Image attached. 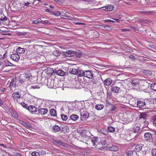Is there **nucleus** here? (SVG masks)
Masks as SVG:
<instances>
[{"instance_id": "nucleus-22", "label": "nucleus", "mask_w": 156, "mask_h": 156, "mask_svg": "<svg viewBox=\"0 0 156 156\" xmlns=\"http://www.w3.org/2000/svg\"><path fill=\"white\" fill-rule=\"evenodd\" d=\"M104 108V106L102 104L96 105L95 106V108L98 110L102 109Z\"/></svg>"}, {"instance_id": "nucleus-47", "label": "nucleus", "mask_w": 156, "mask_h": 156, "mask_svg": "<svg viewBox=\"0 0 156 156\" xmlns=\"http://www.w3.org/2000/svg\"><path fill=\"white\" fill-rule=\"evenodd\" d=\"M31 154L32 156H40V154L39 153L36 151L33 152Z\"/></svg>"}, {"instance_id": "nucleus-48", "label": "nucleus", "mask_w": 156, "mask_h": 156, "mask_svg": "<svg viewBox=\"0 0 156 156\" xmlns=\"http://www.w3.org/2000/svg\"><path fill=\"white\" fill-rule=\"evenodd\" d=\"M104 28L105 29L107 30H108V31H110L112 30V28L111 26H105L104 27Z\"/></svg>"}, {"instance_id": "nucleus-39", "label": "nucleus", "mask_w": 156, "mask_h": 156, "mask_svg": "<svg viewBox=\"0 0 156 156\" xmlns=\"http://www.w3.org/2000/svg\"><path fill=\"white\" fill-rule=\"evenodd\" d=\"M99 143L102 145H105L106 144V141L105 140L104 138H102L101 139Z\"/></svg>"}, {"instance_id": "nucleus-28", "label": "nucleus", "mask_w": 156, "mask_h": 156, "mask_svg": "<svg viewBox=\"0 0 156 156\" xmlns=\"http://www.w3.org/2000/svg\"><path fill=\"white\" fill-rule=\"evenodd\" d=\"M107 130L109 132L113 133L115 131V129L114 127L110 126L108 127Z\"/></svg>"}, {"instance_id": "nucleus-18", "label": "nucleus", "mask_w": 156, "mask_h": 156, "mask_svg": "<svg viewBox=\"0 0 156 156\" xmlns=\"http://www.w3.org/2000/svg\"><path fill=\"white\" fill-rule=\"evenodd\" d=\"M120 89V88L116 86H113L112 87L111 91L112 92L114 93H117Z\"/></svg>"}, {"instance_id": "nucleus-57", "label": "nucleus", "mask_w": 156, "mask_h": 156, "mask_svg": "<svg viewBox=\"0 0 156 156\" xmlns=\"http://www.w3.org/2000/svg\"><path fill=\"white\" fill-rule=\"evenodd\" d=\"M73 23L75 24L76 25H82L84 24V23H81L80 22H73Z\"/></svg>"}, {"instance_id": "nucleus-23", "label": "nucleus", "mask_w": 156, "mask_h": 156, "mask_svg": "<svg viewBox=\"0 0 156 156\" xmlns=\"http://www.w3.org/2000/svg\"><path fill=\"white\" fill-rule=\"evenodd\" d=\"M147 117V115L144 113H141L139 116L140 119H143L144 120H145Z\"/></svg>"}, {"instance_id": "nucleus-45", "label": "nucleus", "mask_w": 156, "mask_h": 156, "mask_svg": "<svg viewBox=\"0 0 156 156\" xmlns=\"http://www.w3.org/2000/svg\"><path fill=\"white\" fill-rule=\"evenodd\" d=\"M41 23L44 24L46 25H50L51 24V23L48 20H45L44 21L41 20Z\"/></svg>"}, {"instance_id": "nucleus-53", "label": "nucleus", "mask_w": 156, "mask_h": 156, "mask_svg": "<svg viewBox=\"0 0 156 156\" xmlns=\"http://www.w3.org/2000/svg\"><path fill=\"white\" fill-rule=\"evenodd\" d=\"M30 76H31L30 74L26 73L25 74L24 77L26 78V79L27 80H29Z\"/></svg>"}, {"instance_id": "nucleus-62", "label": "nucleus", "mask_w": 156, "mask_h": 156, "mask_svg": "<svg viewBox=\"0 0 156 156\" xmlns=\"http://www.w3.org/2000/svg\"><path fill=\"white\" fill-rule=\"evenodd\" d=\"M144 124L146 126H147L148 124V122L147 121L145 120H144Z\"/></svg>"}, {"instance_id": "nucleus-54", "label": "nucleus", "mask_w": 156, "mask_h": 156, "mask_svg": "<svg viewBox=\"0 0 156 156\" xmlns=\"http://www.w3.org/2000/svg\"><path fill=\"white\" fill-rule=\"evenodd\" d=\"M151 153L153 156H156V149H153Z\"/></svg>"}, {"instance_id": "nucleus-46", "label": "nucleus", "mask_w": 156, "mask_h": 156, "mask_svg": "<svg viewBox=\"0 0 156 156\" xmlns=\"http://www.w3.org/2000/svg\"><path fill=\"white\" fill-rule=\"evenodd\" d=\"M12 115L13 117L16 118H17L18 117L17 113L15 111H12Z\"/></svg>"}, {"instance_id": "nucleus-52", "label": "nucleus", "mask_w": 156, "mask_h": 156, "mask_svg": "<svg viewBox=\"0 0 156 156\" xmlns=\"http://www.w3.org/2000/svg\"><path fill=\"white\" fill-rule=\"evenodd\" d=\"M2 15L4 17L3 18H0V25H1L2 23V21L6 20H7V18L5 16L4 14H2Z\"/></svg>"}, {"instance_id": "nucleus-41", "label": "nucleus", "mask_w": 156, "mask_h": 156, "mask_svg": "<svg viewBox=\"0 0 156 156\" xmlns=\"http://www.w3.org/2000/svg\"><path fill=\"white\" fill-rule=\"evenodd\" d=\"M5 62L6 66H12L13 64L11 63L10 62L7 60H5Z\"/></svg>"}, {"instance_id": "nucleus-12", "label": "nucleus", "mask_w": 156, "mask_h": 156, "mask_svg": "<svg viewBox=\"0 0 156 156\" xmlns=\"http://www.w3.org/2000/svg\"><path fill=\"white\" fill-rule=\"evenodd\" d=\"M25 51V49L20 47L18 48L16 50V53L18 54H22L24 53Z\"/></svg>"}, {"instance_id": "nucleus-44", "label": "nucleus", "mask_w": 156, "mask_h": 156, "mask_svg": "<svg viewBox=\"0 0 156 156\" xmlns=\"http://www.w3.org/2000/svg\"><path fill=\"white\" fill-rule=\"evenodd\" d=\"M51 15H54L55 16H57L61 14V12L59 11L55 12H50Z\"/></svg>"}, {"instance_id": "nucleus-31", "label": "nucleus", "mask_w": 156, "mask_h": 156, "mask_svg": "<svg viewBox=\"0 0 156 156\" xmlns=\"http://www.w3.org/2000/svg\"><path fill=\"white\" fill-rule=\"evenodd\" d=\"M140 13L143 14L144 15H150L152 13V12L150 11H140L139 12Z\"/></svg>"}, {"instance_id": "nucleus-5", "label": "nucleus", "mask_w": 156, "mask_h": 156, "mask_svg": "<svg viewBox=\"0 0 156 156\" xmlns=\"http://www.w3.org/2000/svg\"><path fill=\"white\" fill-rule=\"evenodd\" d=\"M140 129V127L139 124H135L133 125L131 131L133 133H136L139 132Z\"/></svg>"}, {"instance_id": "nucleus-14", "label": "nucleus", "mask_w": 156, "mask_h": 156, "mask_svg": "<svg viewBox=\"0 0 156 156\" xmlns=\"http://www.w3.org/2000/svg\"><path fill=\"white\" fill-rule=\"evenodd\" d=\"M143 147V145L141 144L137 145L135 148V151L136 152H138L141 151Z\"/></svg>"}, {"instance_id": "nucleus-30", "label": "nucleus", "mask_w": 156, "mask_h": 156, "mask_svg": "<svg viewBox=\"0 0 156 156\" xmlns=\"http://www.w3.org/2000/svg\"><path fill=\"white\" fill-rule=\"evenodd\" d=\"M85 72V71L80 70L78 71V73H77V74H78V76H84Z\"/></svg>"}, {"instance_id": "nucleus-36", "label": "nucleus", "mask_w": 156, "mask_h": 156, "mask_svg": "<svg viewBox=\"0 0 156 156\" xmlns=\"http://www.w3.org/2000/svg\"><path fill=\"white\" fill-rule=\"evenodd\" d=\"M100 132L105 135H108V132L106 131V129H105L102 128L100 130Z\"/></svg>"}, {"instance_id": "nucleus-7", "label": "nucleus", "mask_w": 156, "mask_h": 156, "mask_svg": "<svg viewBox=\"0 0 156 156\" xmlns=\"http://www.w3.org/2000/svg\"><path fill=\"white\" fill-rule=\"evenodd\" d=\"M28 110L32 114L37 112L38 111V108L34 106H30Z\"/></svg>"}, {"instance_id": "nucleus-11", "label": "nucleus", "mask_w": 156, "mask_h": 156, "mask_svg": "<svg viewBox=\"0 0 156 156\" xmlns=\"http://www.w3.org/2000/svg\"><path fill=\"white\" fill-rule=\"evenodd\" d=\"M126 154L128 156H137V153L135 150L129 151L126 153Z\"/></svg>"}, {"instance_id": "nucleus-13", "label": "nucleus", "mask_w": 156, "mask_h": 156, "mask_svg": "<svg viewBox=\"0 0 156 156\" xmlns=\"http://www.w3.org/2000/svg\"><path fill=\"white\" fill-rule=\"evenodd\" d=\"M112 81L110 78H108L104 80V84L105 85L109 86L112 83Z\"/></svg>"}, {"instance_id": "nucleus-49", "label": "nucleus", "mask_w": 156, "mask_h": 156, "mask_svg": "<svg viewBox=\"0 0 156 156\" xmlns=\"http://www.w3.org/2000/svg\"><path fill=\"white\" fill-rule=\"evenodd\" d=\"M61 118L63 120L66 121L68 119L67 116L65 115H61Z\"/></svg>"}, {"instance_id": "nucleus-64", "label": "nucleus", "mask_w": 156, "mask_h": 156, "mask_svg": "<svg viewBox=\"0 0 156 156\" xmlns=\"http://www.w3.org/2000/svg\"><path fill=\"white\" fill-rule=\"evenodd\" d=\"M106 6L102 7L99 8V9H101L102 10L106 11Z\"/></svg>"}, {"instance_id": "nucleus-55", "label": "nucleus", "mask_w": 156, "mask_h": 156, "mask_svg": "<svg viewBox=\"0 0 156 156\" xmlns=\"http://www.w3.org/2000/svg\"><path fill=\"white\" fill-rule=\"evenodd\" d=\"M137 82H136L135 80H133L132 81V86L134 87L138 84Z\"/></svg>"}, {"instance_id": "nucleus-10", "label": "nucleus", "mask_w": 156, "mask_h": 156, "mask_svg": "<svg viewBox=\"0 0 156 156\" xmlns=\"http://www.w3.org/2000/svg\"><path fill=\"white\" fill-rule=\"evenodd\" d=\"M144 136L145 139L147 141L150 140L152 138V135L149 132L145 133Z\"/></svg>"}, {"instance_id": "nucleus-9", "label": "nucleus", "mask_w": 156, "mask_h": 156, "mask_svg": "<svg viewBox=\"0 0 156 156\" xmlns=\"http://www.w3.org/2000/svg\"><path fill=\"white\" fill-rule=\"evenodd\" d=\"M124 103H129L131 105L133 106H136L135 105H136V100L135 99L132 98L129 101H128Z\"/></svg>"}, {"instance_id": "nucleus-21", "label": "nucleus", "mask_w": 156, "mask_h": 156, "mask_svg": "<svg viewBox=\"0 0 156 156\" xmlns=\"http://www.w3.org/2000/svg\"><path fill=\"white\" fill-rule=\"evenodd\" d=\"M97 143V141L96 139L95 138H93L91 140V142L90 144L91 145H92L94 147H95Z\"/></svg>"}, {"instance_id": "nucleus-59", "label": "nucleus", "mask_w": 156, "mask_h": 156, "mask_svg": "<svg viewBox=\"0 0 156 156\" xmlns=\"http://www.w3.org/2000/svg\"><path fill=\"white\" fill-rule=\"evenodd\" d=\"M122 32H124L126 31H130V30L128 28H124L123 29H122Z\"/></svg>"}, {"instance_id": "nucleus-33", "label": "nucleus", "mask_w": 156, "mask_h": 156, "mask_svg": "<svg viewBox=\"0 0 156 156\" xmlns=\"http://www.w3.org/2000/svg\"><path fill=\"white\" fill-rule=\"evenodd\" d=\"M142 73L147 76H150L151 74V72L148 70H144L142 71Z\"/></svg>"}, {"instance_id": "nucleus-2", "label": "nucleus", "mask_w": 156, "mask_h": 156, "mask_svg": "<svg viewBox=\"0 0 156 156\" xmlns=\"http://www.w3.org/2000/svg\"><path fill=\"white\" fill-rule=\"evenodd\" d=\"M21 94L19 92H15L12 95V97L14 100L18 103H20Z\"/></svg>"}, {"instance_id": "nucleus-29", "label": "nucleus", "mask_w": 156, "mask_h": 156, "mask_svg": "<svg viewBox=\"0 0 156 156\" xmlns=\"http://www.w3.org/2000/svg\"><path fill=\"white\" fill-rule=\"evenodd\" d=\"M138 22L140 24L148 23L149 22V21L147 19H143L139 20Z\"/></svg>"}, {"instance_id": "nucleus-37", "label": "nucleus", "mask_w": 156, "mask_h": 156, "mask_svg": "<svg viewBox=\"0 0 156 156\" xmlns=\"http://www.w3.org/2000/svg\"><path fill=\"white\" fill-rule=\"evenodd\" d=\"M151 89L154 91H156V83H153L151 85Z\"/></svg>"}, {"instance_id": "nucleus-4", "label": "nucleus", "mask_w": 156, "mask_h": 156, "mask_svg": "<svg viewBox=\"0 0 156 156\" xmlns=\"http://www.w3.org/2000/svg\"><path fill=\"white\" fill-rule=\"evenodd\" d=\"M93 71L90 70H86L85 71L84 77L89 79H91L93 77Z\"/></svg>"}, {"instance_id": "nucleus-38", "label": "nucleus", "mask_w": 156, "mask_h": 156, "mask_svg": "<svg viewBox=\"0 0 156 156\" xmlns=\"http://www.w3.org/2000/svg\"><path fill=\"white\" fill-rule=\"evenodd\" d=\"M23 125L27 128H30L31 126L30 123L27 122H24V123H23Z\"/></svg>"}, {"instance_id": "nucleus-1", "label": "nucleus", "mask_w": 156, "mask_h": 156, "mask_svg": "<svg viewBox=\"0 0 156 156\" xmlns=\"http://www.w3.org/2000/svg\"><path fill=\"white\" fill-rule=\"evenodd\" d=\"M87 132L85 130H82L80 133V136H79V138L83 142H86L89 138L88 136L87 135Z\"/></svg>"}, {"instance_id": "nucleus-24", "label": "nucleus", "mask_w": 156, "mask_h": 156, "mask_svg": "<svg viewBox=\"0 0 156 156\" xmlns=\"http://www.w3.org/2000/svg\"><path fill=\"white\" fill-rule=\"evenodd\" d=\"M70 73L76 75L77 74L78 70L76 69H70L69 71Z\"/></svg>"}, {"instance_id": "nucleus-42", "label": "nucleus", "mask_w": 156, "mask_h": 156, "mask_svg": "<svg viewBox=\"0 0 156 156\" xmlns=\"http://www.w3.org/2000/svg\"><path fill=\"white\" fill-rule=\"evenodd\" d=\"M60 53L58 51H54L53 52V55L55 56H58L60 55Z\"/></svg>"}, {"instance_id": "nucleus-63", "label": "nucleus", "mask_w": 156, "mask_h": 156, "mask_svg": "<svg viewBox=\"0 0 156 156\" xmlns=\"http://www.w3.org/2000/svg\"><path fill=\"white\" fill-rule=\"evenodd\" d=\"M114 22L115 21H113V20H105V23H106V22Z\"/></svg>"}, {"instance_id": "nucleus-6", "label": "nucleus", "mask_w": 156, "mask_h": 156, "mask_svg": "<svg viewBox=\"0 0 156 156\" xmlns=\"http://www.w3.org/2000/svg\"><path fill=\"white\" fill-rule=\"evenodd\" d=\"M81 118L82 119V120H86L89 117V114L87 111H83L81 112L80 113Z\"/></svg>"}, {"instance_id": "nucleus-27", "label": "nucleus", "mask_w": 156, "mask_h": 156, "mask_svg": "<svg viewBox=\"0 0 156 156\" xmlns=\"http://www.w3.org/2000/svg\"><path fill=\"white\" fill-rule=\"evenodd\" d=\"M50 114L51 116H55L56 115V111L53 108H52L50 110Z\"/></svg>"}, {"instance_id": "nucleus-17", "label": "nucleus", "mask_w": 156, "mask_h": 156, "mask_svg": "<svg viewBox=\"0 0 156 156\" xmlns=\"http://www.w3.org/2000/svg\"><path fill=\"white\" fill-rule=\"evenodd\" d=\"M60 130L63 133L66 134L69 131V128L67 126H63Z\"/></svg>"}, {"instance_id": "nucleus-3", "label": "nucleus", "mask_w": 156, "mask_h": 156, "mask_svg": "<svg viewBox=\"0 0 156 156\" xmlns=\"http://www.w3.org/2000/svg\"><path fill=\"white\" fill-rule=\"evenodd\" d=\"M53 143L55 144L62 146L65 147H68L69 146V144L64 143L62 141L59 140H53Z\"/></svg>"}, {"instance_id": "nucleus-34", "label": "nucleus", "mask_w": 156, "mask_h": 156, "mask_svg": "<svg viewBox=\"0 0 156 156\" xmlns=\"http://www.w3.org/2000/svg\"><path fill=\"white\" fill-rule=\"evenodd\" d=\"M151 119L153 121V125L156 126V115H153Z\"/></svg>"}, {"instance_id": "nucleus-43", "label": "nucleus", "mask_w": 156, "mask_h": 156, "mask_svg": "<svg viewBox=\"0 0 156 156\" xmlns=\"http://www.w3.org/2000/svg\"><path fill=\"white\" fill-rule=\"evenodd\" d=\"M41 20L40 19H38L37 20H34L32 23L35 24H38V23H41Z\"/></svg>"}, {"instance_id": "nucleus-60", "label": "nucleus", "mask_w": 156, "mask_h": 156, "mask_svg": "<svg viewBox=\"0 0 156 156\" xmlns=\"http://www.w3.org/2000/svg\"><path fill=\"white\" fill-rule=\"evenodd\" d=\"M14 156H22V154L18 153H14Z\"/></svg>"}, {"instance_id": "nucleus-16", "label": "nucleus", "mask_w": 156, "mask_h": 156, "mask_svg": "<svg viewBox=\"0 0 156 156\" xmlns=\"http://www.w3.org/2000/svg\"><path fill=\"white\" fill-rule=\"evenodd\" d=\"M145 105L144 101H138L137 102L136 105L137 107L139 108L143 107Z\"/></svg>"}, {"instance_id": "nucleus-56", "label": "nucleus", "mask_w": 156, "mask_h": 156, "mask_svg": "<svg viewBox=\"0 0 156 156\" xmlns=\"http://www.w3.org/2000/svg\"><path fill=\"white\" fill-rule=\"evenodd\" d=\"M24 5L25 6H26L27 7L31 6L32 5V3L27 2H25Z\"/></svg>"}, {"instance_id": "nucleus-50", "label": "nucleus", "mask_w": 156, "mask_h": 156, "mask_svg": "<svg viewBox=\"0 0 156 156\" xmlns=\"http://www.w3.org/2000/svg\"><path fill=\"white\" fill-rule=\"evenodd\" d=\"M58 4L61 5L64 2V0H54Z\"/></svg>"}, {"instance_id": "nucleus-25", "label": "nucleus", "mask_w": 156, "mask_h": 156, "mask_svg": "<svg viewBox=\"0 0 156 156\" xmlns=\"http://www.w3.org/2000/svg\"><path fill=\"white\" fill-rule=\"evenodd\" d=\"M109 150L112 151H116L119 150L118 147L115 145H113L109 147Z\"/></svg>"}, {"instance_id": "nucleus-15", "label": "nucleus", "mask_w": 156, "mask_h": 156, "mask_svg": "<svg viewBox=\"0 0 156 156\" xmlns=\"http://www.w3.org/2000/svg\"><path fill=\"white\" fill-rule=\"evenodd\" d=\"M39 113L41 115L46 114L48 112V110L46 108H41L38 109Z\"/></svg>"}, {"instance_id": "nucleus-58", "label": "nucleus", "mask_w": 156, "mask_h": 156, "mask_svg": "<svg viewBox=\"0 0 156 156\" xmlns=\"http://www.w3.org/2000/svg\"><path fill=\"white\" fill-rule=\"evenodd\" d=\"M27 34V33L26 32H20L19 33V34L20 36L25 35Z\"/></svg>"}, {"instance_id": "nucleus-20", "label": "nucleus", "mask_w": 156, "mask_h": 156, "mask_svg": "<svg viewBox=\"0 0 156 156\" xmlns=\"http://www.w3.org/2000/svg\"><path fill=\"white\" fill-rule=\"evenodd\" d=\"M56 73L57 75L61 76H63L65 74V72L62 69L58 70Z\"/></svg>"}, {"instance_id": "nucleus-19", "label": "nucleus", "mask_w": 156, "mask_h": 156, "mask_svg": "<svg viewBox=\"0 0 156 156\" xmlns=\"http://www.w3.org/2000/svg\"><path fill=\"white\" fill-rule=\"evenodd\" d=\"M60 130V127L57 125H55L52 127V131L55 133H57Z\"/></svg>"}, {"instance_id": "nucleus-51", "label": "nucleus", "mask_w": 156, "mask_h": 156, "mask_svg": "<svg viewBox=\"0 0 156 156\" xmlns=\"http://www.w3.org/2000/svg\"><path fill=\"white\" fill-rule=\"evenodd\" d=\"M13 82H14V81H12L10 82L9 86V87L11 90H12L13 89V88H14V87H15V86H13Z\"/></svg>"}, {"instance_id": "nucleus-40", "label": "nucleus", "mask_w": 156, "mask_h": 156, "mask_svg": "<svg viewBox=\"0 0 156 156\" xmlns=\"http://www.w3.org/2000/svg\"><path fill=\"white\" fill-rule=\"evenodd\" d=\"M20 104L22 105V106L24 108H26L27 110L28 109L29 106H28L24 102H21V101H20Z\"/></svg>"}, {"instance_id": "nucleus-32", "label": "nucleus", "mask_w": 156, "mask_h": 156, "mask_svg": "<svg viewBox=\"0 0 156 156\" xmlns=\"http://www.w3.org/2000/svg\"><path fill=\"white\" fill-rule=\"evenodd\" d=\"M106 11H110L113 10L114 9V7L112 5H110L106 6Z\"/></svg>"}, {"instance_id": "nucleus-26", "label": "nucleus", "mask_w": 156, "mask_h": 156, "mask_svg": "<svg viewBox=\"0 0 156 156\" xmlns=\"http://www.w3.org/2000/svg\"><path fill=\"white\" fill-rule=\"evenodd\" d=\"M70 118L73 121H76L78 119L79 116L76 115H72L70 116Z\"/></svg>"}, {"instance_id": "nucleus-8", "label": "nucleus", "mask_w": 156, "mask_h": 156, "mask_svg": "<svg viewBox=\"0 0 156 156\" xmlns=\"http://www.w3.org/2000/svg\"><path fill=\"white\" fill-rule=\"evenodd\" d=\"M10 58L11 59L16 62L18 61L20 59L19 55L17 53L11 55Z\"/></svg>"}, {"instance_id": "nucleus-61", "label": "nucleus", "mask_w": 156, "mask_h": 156, "mask_svg": "<svg viewBox=\"0 0 156 156\" xmlns=\"http://www.w3.org/2000/svg\"><path fill=\"white\" fill-rule=\"evenodd\" d=\"M130 28L134 31H136V28L133 26H131L130 27Z\"/></svg>"}, {"instance_id": "nucleus-35", "label": "nucleus", "mask_w": 156, "mask_h": 156, "mask_svg": "<svg viewBox=\"0 0 156 156\" xmlns=\"http://www.w3.org/2000/svg\"><path fill=\"white\" fill-rule=\"evenodd\" d=\"M65 53L67 54H68V55L70 54V55H73L72 54H76L77 52H74L72 50H68L66 51Z\"/></svg>"}]
</instances>
